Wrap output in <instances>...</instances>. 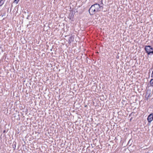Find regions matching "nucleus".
Segmentation results:
<instances>
[{
    "instance_id": "1",
    "label": "nucleus",
    "mask_w": 153,
    "mask_h": 153,
    "mask_svg": "<svg viewBox=\"0 0 153 153\" xmlns=\"http://www.w3.org/2000/svg\"><path fill=\"white\" fill-rule=\"evenodd\" d=\"M101 7H100L99 4H97L92 5L89 10L90 14L91 15H93L100 10Z\"/></svg>"
},
{
    "instance_id": "2",
    "label": "nucleus",
    "mask_w": 153,
    "mask_h": 153,
    "mask_svg": "<svg viewBox=\"0 0 153 153\" xmlns=\"http://www.w3.org/2000/svg\"><path fill=\"white\" fill-rule=\"evenodd\" d=\"M145 50L148 54H153V48L149 45L146 46L145 48Z\"/></svg>"
},
{
    "instance_id": "3",
    "label": "nucleus",
    "mask_w": 153,
    "mask_h": 153,
    "mask_svg": "<svg viewBox=\"0 0 153 153\" xmlns=\"http://www.w3.org/2000/svg\"><path fill=\"white\" fill-rule=\"evenodd\" d=\"M147 120L150 123L153 120V113L150 114L148 117Z\"/></svg>"
},
{
    "instance_id": "4",
    "label": "nucleus",
    "mask_w": 153,
    "mask_h": 153,
    "mask_svg": "<svg viewBox=\"0 0 153 153\" xmlns=\"http://www.w3.org/2000/svg\"><path fill=\"white\" fill-rule=\"evenodd\" d=\"M150 84L152 86H153V79H151L150 81Z\"/></svg>"
},
{
    "instance_id": "5",
    "label": "nucleus",
    "mask_w": 153,
    "mask_h": 153,
    "mask_svg": "<svg viewBox=\"0 0 153 153\" xmlns=\"http://www.w3.org/2000/svg\"><path fill=\"white\" fill-rule=\"evenodd\" d=\"M4 2H3L2 1H0V6H1L3 4Z\"/></svg>"
},
{
    "instance_id": "6",
    "label": "nucleus",
    "mask_w": 153,
    "mask_h": 153,
    "mask_svg": "<svg viewBox=\"0 0 153 153\" xmlns=\"http://www.w3.org/2000/svg\"><path fill=\"white\" fill-rule=\"evenodd\" d=\"M19 0H15L14 2L17 4L18 2L19 1Z\"/></svg>"
},
{
    "instance_id": "7",
    "label": "nucleus",
    "mask_w": 153,
    "mask_h": 153,
    "mask_svg": "<svg viewBox=\"0 0 153 153\" xmlns=\"http://www.w3.org/2000/svg\"><path fill=\"white\" fill-rule=\"evenodd\" d=\"M152 77H153V71H152Z\"/></svg>"
}]
</instances>
